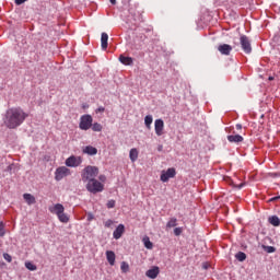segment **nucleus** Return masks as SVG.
I'll return each mask as SVG.
<instances>
[{"label":"nucleus","instance_id":"obj_29","mask_svg":"<svg viewBox=\"0 0 280 280\" xmlns=\"http://www.w3.org/2000/svg\"><path fill=\"white\" fill-rule=\"evenodd\" d=\"M177 222L176 218H172L166 224L167 229H174V226L177 225Z\"/></svg>","mask_w":280,"mask_h":280},{"label":"nucleus","instance_id":"obj_7","mask_svg":"<svg viewBox=\"0 0 280 280\" xmlns=\"http://www.w3.org/2000/svg\"><path fill=\"white\" fill-rule=\"evenodd\" d=\"M67 167H80L82 165V156L71 155L66 160Z\"/></svg>","mask_w":280,"mask_h":280},{"label":"nucleus","instance_id":"obj_11","mask_svg":"<svg viewBox=\"0 0 280 280\" xmlns=\"http://www.w3.org/2000/svg\"><path fill=\"white\" fill-rule=\"evenodd\" d=\"M160 273L161 269L159 268V266H153L151 269L145 271V277H148L149 279H156Z\"/></svg>","mask_w":280,"mask_h":280},{"label":"nucleus","instance_id":"obj_31","mask_svg":"<svg viewBox=\"0 0 280 280\" xmlns=\"http://www.w3.org/2000/svg\"><path fill=\"white\" fill-rule=\"evenodd\" d=\"M3 258L5 259V261H8L9 264H12V256L8 253L3 254Z\"/></svg>","mask_w":280,"mask_h":280},{"label":"nucleus","instance_id":"obj_43","mask_svg":"<svg viewBox=\"0 0 280 280\" xmlns=\"http://www.w3.org/2000/svg\"><path fill=\"white\" fill-rule=\"evenodd\" d=\"M242 187H244V184H241V185L238 186V189H242Z\"/></svg>","mask_w":280,"mask_h":280},{"label":"nucleus","instance_id":"obj_26","mask_svg":"<svg viewBox=\"0 0 280 280\" xmlns=\"http://www.w3.org/2000/svg\"><path fill=\"white\" fill-rule=\"evenodd\" d=\"M91 128H92L93 132H102V130H103L102 124H100V122L92 124Z\"/></svg>","mask_w":280,"mask_h":280},{"label":"nucleus","instance_id":"obj_17","mask_svg":"<svg viewBox=\"0 0 280 280\" xmlns=\"http://www.w3.org/2000/svg\"><path fill=\"white\" fill-rule=\"evenodd\" d=\"M106 259H107L109 266H115V259H116L115 252L107 250L106 252Z\"/></svg>","mask_w":280,"mask_h":280},{"label":"nucleus","instance_id":"obj_37","mask_svg":"<svg viewBox=\"0 0 280 280\" xmlns=\"http://www.w3.org/2000/svg\"><path fill=\"white\" fill-rule=\"evenodd\" d=\"M113 225V220H107L106 222H105V226H112Z\"/></svg>","mask_w":280,"mask_h":280},{"label":"nucleus","instance_id":"obj_34","mask_svg":"<svg viewBox=\"0 0 280 280\" xmlns=\"http://www.w3.org/2000/svg\"><path fill=\"white\" fill-rule=\"evenodd\" d=\"M182 233H183V228H175V229H174V234H175L176 236L180 235Z\"/></svg>","mask_w":280,"mask_h":280},{"label":"nucleus","instance_id":"obj_42","mask_svg":"<svg viewBox=\"0 0 280 280\" xmlns=\"http://www.w3.org/2000/svg\"><path fill=\"white\" fill-rule=\"evenodd\" d=\"M272 80H275V77H269V81H272Z\"/></svg>","mask_w":280,"mask_h":280},{"label":"nucleus","instance_id":"obj_18","mask_svg":"<svg viewBox=\"0 0 280 280\" xmlns=\"http://www.w3.org/2000/svg\"><path fill=\"white\" fill-rule=\"evenodd\" d=\"M119 62H121V65H126L127 67H130V65H132L133 60H132V57H126L124 55H120Z\"/></svg>","mask_w":280,"mask_h":280},{"label":"nucleus","instance_id":"obj_44","mask_svg":"<svg viewBox=\"0 0 280 280\" xmlns=\"http://www.w3.org/2000/svg\"><path fill=\"white\" fill-rule=\"evenodd\" d=\"M89 220H93V215H89Z\"/></svg>","mask_w":280,"mask_h":280},{"label":"nucleus","instance_id":"obj_3","mask_svg":"<svg viewBox=\"0 0 280 280\" xmlns=\"http://www.w3.org/2000/svg\"><path fill=\"white\" fill-rule=\"evenodd\" d=\"M85 187L88 191H90V194H100L104 191V184H102L100 180L95 178L90 179V182H88Z\"/></svg>","mask_w":280,"mask_h":280},{"label":"nucleus","instance_id":"obj_32","mask_svg":"<svg viewBox=\"0 0 280 280\" xmlns=\"http://www.w3.org/2000/svg\"><path fill=\"white\" fill-rule=\"evenodd\" d=\"M266 253H275V250H277V248H275L273 246H264Z\"/></svg>","mask_w":280,"mask_h":280},{"label":"nucleus","instance_id":"obj_10","mask_svg":"<svg viewBox=\"0 0 280 280\" xmlns=\"http://www.w3.org/2000/svg\"><path fill=\"white\" fill-rule=\"evenodd\" d=\"M218 51H220L222 56H231V51H233V47L229 44H221L218 46Z\"/></svg>","mask_w":280,"mask_h":280},{"label":"nucleus","instance_id":"obj_15","mask_svg":"<svg viewBox=\"0 0 280 280\" xmlns=\"http://www.w3.org/2000/svg\"><path fill=\"white\" fill-rule=\"evenodd\" d=\"M83 154H89V156H95V154H97V148L93 145H86L83 149Z\"/></svg>","mask_w":280,"mask_h":280},{"label":"nucleus","instance_id":"obj_21","mask_svg":"<svg viewBox=\"0 0 280 280\" xmlns=\"http://www.w3.org/2000/svg\"><path fill=\"white\" fill-rule=\"evenodd\" d=\"M268 222L272 226H280V219L277 215L269 217Z\"/></svg>","mask_w":280,"mask_h":280},{"label":"nucleus","instance_id":"obj_5","mask_svg":"<svg viewBox=\"0 0 280 280\" xmlns=\"http://www.w3.org/2000/svg\"><path fill=\"white\" fill-rule=\"evenodd\" d=\"M67 176H71V170L67 166H60L55 172V180H62V178H67Z\"/></svg>","mask_w":280,"mask_h":280},{"label":"nucleus","instance_id":"obj_13","mask_svg":"<svg viewBox=\"0 0 280 280\" xmlns=\"http://www.w3.org/2000/svg\"><path fill=\"white\" fill-rule=\"evenodd\" d=\"M124 233H126V226H124V224H119L113 233L114 240H120Z\"/></svg>","mask_w":280,"mask_h":280},{"label":"nucleus","instance_id":"obj_33","mask_svg":"<svg viewBox=\"0 0 280 280\" xmlns=\"http://www.w3.org/2000/svg\"><path fill=\"white\" fill-rule=\"evenodd\" d=\"M107 209H115V200L112 199L107 202Z\"/></svg>","mask_w":280,"mask_h":280},{"label":"nucleus","instance_id":"obj_8","mask_svg":"<svg viewBox=\"0 0 280 280\" xmlns=\"http://www.w3.org/2000/svg\"><path fill=\"white\" fill-rule=\"evenodd\" d=\"M174 176H176V168L171 167L167 168V171H162L160 179L162 183H167V180H170V178H174Z\"/></svg>","mask_w":280,"mask_h":280},{"label":"nucleus","instance_id":"obj_4","mask_svg":"<svg viewBox=\"0 0 280 280\" xmlns=\"http://www.w3.org/2000/svg\"><path fill=\"white\" fill-rule=\"evenodd\" d=\"M93 126V116L92 115H83L80 118L79 128L80 130H90V128Z\"/></svg>","mask_w":280,"mask_h":280},{"label":"nucleus","instance_id":"obj_24","mask_svg":"<svg viewBox=\"0 0 280 280\" xmlns=\"http://www.w3.org/2000/svg\"><path fill=\"white\" fill-rule=\"evenodd\" d=\"M120 270L124 275H126L127 272H130V265H128V262L122 261L120 264Z\"/></svg>","mask_w":280,"mask_h":280},{"label":"nucleus","instance_id":"obj_39","mask_svg":"<svg viewBox=\"0 0 280 280\" xmlns=\"http://www.w3.org/2000/svg\"><path fill=\"white\" fill-rule=\"evenodd\" d=\"M276 200H280V196L269 199V202H275Z\"/></svg>","mask_w":280,"mask_h":280},{"label":"nucleus","instance_id":"obj_16","mask_svg":"<svg viewBox=\"0 0 280 280\" xmlns=\"http://www.w3.org/2000/svg\"><path fill=\"white\" fill-rule=\"evenodd\" d=\"M228 141L230 143H242V141H244V137L240 136V135H231L228 136Z\"/></svg>","mask_w":280,"mask_h":280},{"label":"nucleus","instance_id":"obj_25","mask_svg":"<svg viewBox=\"0 0 280 280\" xmlns=\"http://www.w3.org/2000/svg\"><path fill=\"white\" fill-rule=\"evenodd\" d=\"M142 242H143L145 248H148L149 250H152L154 245L150 242V237H148V236L143 237Z\"/></svg>","mask_w":280,"mask_h":280},{"label":"nucleus","instance_id":"obj_30","mask_svg":"<svg viewBox=\"0 0 280 280\" xmlns=\"http://www.w3.org/2000/svg\"><path fill=\"white\" fill-rule=\"evenodd\" d=\"M3 235H5V225L0 221V237H3Z\"/></svg>","mask_w":280,"mask_h":280},{"label":"nucleus","instance_id":"obj_2","mask_svg":"<svg viewBox=\"0 0 280 280\" xmlns=\"http://www.w3.org/2000/svg\"><path fill=\"white\" fill-rule=\"evenodd\" d=\"M98 174H100V168L97 166L89 165L82 171L81 178L83 183H89L90 180L97 178Z\"/></svg>","mask_w":280,"mask_h":280},{"label":"nucleus","instance_id":"obj_38","mask_svg":"<svg viewBox=\"0 0 280 280\" xmlns=\"http://www.w3.org/2000/svg\"><path fill=\"white\" fill-rule=\"evenodd\" d=\"M104 110H106V108H104V107H98L97 109H96V113H104Z\"/></svg>","mask_w":280,"mask_h":280},{"label":"nucleus","instance_id":"obj_22","mask_svg":"<svg viewBox=\"0 0 280 280\" xmlns=\"http://www.w3.org/2000/svg\"><path fill=\"white\" fill-rule=\"evenodd\" d=\"M152 121H154V119L152 118V115H147L144 117V126L148 128V130L152 128Z\"/></svg>","mask_w":280,"mask_h":280},{"label":"nucleus","instance_id":"obj_19","mask_svg":"<svg viewBox=\"0 0 280 280\" xmlns=\"http://www.w3.org/2000/svg\"><path fill=\"white\" fill-rule=\"evenodd\" d=\"M23 198L27 205H36V197L32 194H24Z\"/></svg>","mask_w":280,"mask_h":280},{"label":"nucleus","instance_id":"obj_1","mask_svg":"<svg viewBox=\"0 0 280 280\" xmlns=\"http://www.w3.org/2000/svg\"><path fill=\"white\" fill-rule=\"evenodd\" d=\"M30 117V114L25 113L21 107H11L7 109L3 118V124L9 130H16L19 126Z\"/></svg>","mask_w":280,"mask_h":280},{"label":"nucleus","instance_id":"obj_23","mask_svg":"<svg viewBox=\"0 0 280 280\" xmlns=\"http://www.w3.org/2000/svg\"><path fill=\"white\" fill-rule=\"evenodd\" d=\"M59 222H62V224H67L69 222V215L67 213H65V211L62 213H60L59 215H57Z\"/></svg>","mask_w":280,"mask_h":280},{"label":"nucleus","instance_id":"obj_36","mask_svg":"<svg viewBox=\"0 0 280 280\" xmlns=\"http://www.w3.org/2000/svg\"><path fill=\"white\" fill-rule=\"evenodd\" d=\"M98 180H101V183H104L106 180V176L105 175H100Z\"/></svg>","mask_w":280,"mask_h":280},{"label":"nucleus","instance_id":"obj_40","mask_svg":"<svg viewBox=\"0 0 280 280\" xmlns=\"http://www.w3.org/2000/svg\"><path fill=\"white\" fill-rule=\"evenodd\" d=\"M236 130H242V125L237 124L236 125Z\"/></svg>","mask_w":280,"mask_h":280},{"label":"nucleus","instance_id":"obj_20","mask_svg":"<svg viewBox=\"0 0 280 280\" xmlns=\"http://www.w3.org/2000/svg\"><path fill=\"white\" fill-rule=\"evenodd\" d=\"M129 159H130L131 163H135V161H137V159H139V151L137 149H131L129 152Z\"/></svg>","mask_w":280,"mask_h":280},{"label":"nucleus","instance_id":"obj_12","mask_svg":"<svg viewBox=\"0 0 280 280\" xmlns=\"http://www.w3.org/2000/svg\"><path fill=\"white\" fill-rule=\"evenodd\" d=\"M48 210L55 214V215H59L60 213H62L65 211V206H62V203H56L54 206H50L48 208Z\"/></svg>","mask_w":280,"mask_h":280},{"label":"nucleus","instance_id":"obj_27","mask_svg":"<svg viewBox=\"0 0 280 280\" xmlns=\"http://www.w3.org/2000/svg\"><path fill=\"white\" fill-rule=\"evenodd\" d=\"M235 258L237 259V261H246V254L244 252H238L235 255Z\"/></svg>","mask_w":280,"mask_h":280},{"label":"nucleus","instance_id":"obj_41","mask_svg":"<svg viewBox=\"0 0 280 280\" xmlns=\"http://www.w3.org/2000/svg\"><path fill=\"white\" fill-rule=\"evenodd\" d=\"M112 5H115V3H117V0H109Z\"/></svg>","mask_w":280,"mask_h":280},{"label":"nucleus","instance_id":"obj_28","mask_svg":"<svg viewBox=\"0 0 280 280\" xmlns=\"http://www.w3.org/2000/svg\"><path fill=\"white\" fill-rule=\"evenodd\" d=\"M25 268H27V270H31V271L38 270V267H36V265H34L32 261H26Z\"/></svg>","mask_w":280,"mask_h":280},{"label":"nucleus","instance_id":"obj_6","mask_svg":"<svg viewBox=\"0 0 280 280\" xmlns=\"http://www.w3.org/2000/svg\"><path fill=\"white\" fill-rule=\"evenodd\" d=\"M241 47L244 54H250L253 51V46H250V39L246 35H242L240 38Z\"/></svg>","mask_w":280,"mask_h":280},{"label":"nucleus","instance_id":"obj_14","mask_svg":"<svg viewBox=\"0 0 280 280\" xmlns=\"http://www.w3.org/2000/svg\"><path fill=\"white\" fill-rule=\"evenodd\" d=\"M101 47L104 51L108 49V34L107 33H102L101 35Z\"/></svg>","mask_w":280,"mask_h":280},{"label":"nucleus","instance_id":"obj_9","mask_svg":"<svg viewBox=\"0 0 280 280\" xmlns=\"http://www.w3.org/2000/svg\"><path fill=\"white\" fill-rule=\"evenodd\" d=\"M154 130H155V135L158 137H163V135H164L163 130H165V122L163 121V119H161V118L155 119Z\"/></svg>","mask_w":280,"mask_h":280},{"label":"nucleus","instance_id":"obj_35","mask_svg":"<svg viewBox=\"0 0 280 280\" xmlns=\"http://www.w3.org/2000/svg\"><path fill=\"white\" fill-rule=\"evenodd\" d=\"M27 0H15L16 5H23Z\"/></svg>","mask_w":280,"mask_h":280}]
</instances>
